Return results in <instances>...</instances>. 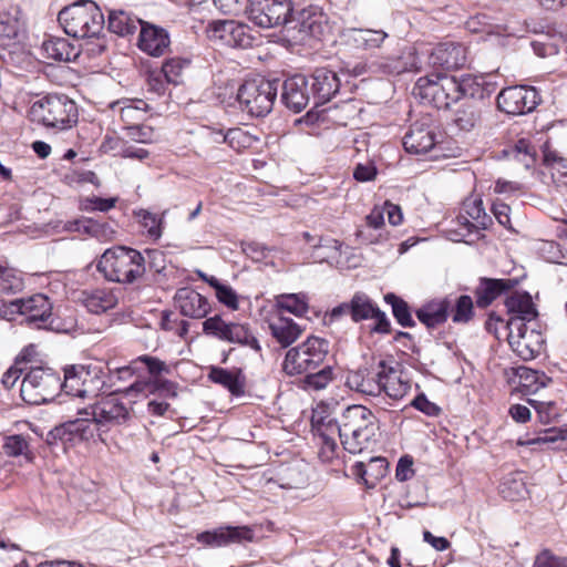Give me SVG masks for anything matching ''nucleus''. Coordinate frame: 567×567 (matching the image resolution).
<instances>
[{"instance_id":"obj_1","label":"nucleus","mask_w":567,"mask_h":567,"mask_svg":"<svg viewBox=\"0 0 567 567\" xmlns=\"http://www.w3.org/2000/svg\"><path fill=\"white\" fill-rule=\"evenodd\" d=\"M478 90L480 84L470 74L457 79L443 73H432L416 81L413 95L423 103L447 109L462 96H474Z\"/></svg>"},{"instance_id":"obj_2","label":"nucleus","mask_w":567,"mask_h":567,"mask_svg":"<svg viewBox=\"0 0 567 567\" xmlns=\"http://www.w3.org/2000/svg\"><path fill=\"white\" fill-rule=\"evenodd\" d=\"M96 268L106 280L120 284H133L146 275L143 254L125 246L106 249L99 259Z\"/></svg>"},{"instance_id":"obj_3","label":"nucleus","mask_w":567,"mask_h":567,"mask_svg":"<svg viewBox=\"0 0 567 567\" xmlns=\"http://www.w3.org/2000/svg\"><path fill=\"white\" fill-rule=\"evenodd\" d=\"M58 21L68 35L78 39L96 38L105 25L102 10L91 0H79L64 7Z\"/></svg>"},{"instance_id":"obj_4","label":"nucleus","mask_w":567,"mask_h":567,"mask_svg":"<svg viewBox=\"0 0 567 567\" xmlns=\"http://www.w3.org/2000/svg\"><path fill=\"white\" fill-rule=\"evenodd\" d=\"M29 115L32 122L59 131L73 127L79 118L75 102L65 94H48L35 101Z\"/></svg>"},{"instance_id":"obj_5","label":"nucleus","mask_w":567,"mask_h":567,"mask_svg":"<svg viewBox=\"0 0 567 567\" xmlns=\"http://www.w3.org/2000/svg\"><path fill=\"white\" fill-rule=\"evenodd\" d=\"M60 391V374L49 367L30 365L20 384V396L29 405L49 403Z\"/></svg>"},{"instance_id":"obj_6","label":"nucleus","mask_w":567,"mask_h":567,"mask_svg":"<svg viewBox=\"0 0 567 567\" xmlns=\"http://www.w3.org/2000/svg\"><path fill=\"white\" fill-rule=\"evenodd\" d=\"M329 352V342L319 337H308L297 347L290 348L282 362L287 375H299L316 370L323 363Z\"/></svg>"},{"instance_id":"obj_7","label":"nucleus","mask_w":567,"mask_h":567,"mask_svg":"<svg viewBox=\"0 0 567 567\" xmlns=\"http://www.w3.org/2000/svg\"><path fill=\"white\" fill-rule=\"evenodd\" d=\"M277 90V81H269L264 78L245 81L237 92L240 110L250 116H266L272 110Z\"/></svg>"},{"instance_id":"obj_8","label":"nucleus","mask_w":567,"mask_h":567,"mask_svg":"<svg viewBox=\"0 0 567 567\" xmlns=\"http://www.w3.org/2000/svg\"><path fill=\"white\" fill-rule=\"evenodd\" d=\"M203 333L219 341L249 347L256 352L261 351L258 339L248 323L226 321L220 315H214L202 322Z\"/></svg>"},{"instance_id":"obj_9","label":"nucleus","mask_w":567,"mask_h":567,"mask_svg":"<svg viewBox=\"0 0 567 567\" xmlns=\"http://www.w3.org/2000/svg\"><path fill=\"white\" fill-rule=\"evenodd\" d=\"M118 393H121L120 389L101 398L89 408L79 410L78 414L90 417L91 425L94 423L99 429L126 424L132 419L131 410L116 396Z\"/></svg>"},{"instance_id":"obj_10","label":"nucleus","mask_w":567,"mask_h":567,"mask_svg":"<svg viewBox=\"0 0 567 567\" xmlns=\"http://www.w3.org/2000/svg\"><path fill=\"white\" fill-rule=\"evenodd\" d=\"M94 436L90 417L68 420L51 429L45 436V443L51 447H62L66 451L82 442H87Z\"/></svg>"},{"instance_id":"obj_11","label":"nucleus","mask_w":567,"mask_h":567,"mask_svg":"<svg viewBox=\"0 0 567 567\" xmlns=\"http://www.w3.org/2000/svg\"><path fill=\"white\" fill-rule=\"evenodd\" d=\"M10 313H18L23 317L21 323L32 329H44L52 319V303L43 293H35L28 298H19L9 302Z\"/></svg>"},{"instance_id":"obj_12","label":"nucleus","mask_w":567,"mask_h":567,"mask_svg":"<svg viewBox=\"0 0 567 567\" xmlns=\"http://www.w3.org/2000/svg\"><path fill=\"white\" fill-rule=\"evenodd\" d=\"M246 14L255 25L270 29L285 24L292 12L291 0H248Z\"/></svg>"},{"instance_id":"obj_13","label":"nucleus","mask_w":567,"mask_h":567,"mask_svg":"<svg viewBox=\"0 0 567 567\" xmlns=\"http://www.w3.org/2000/svg\"><path fill=\"white\" fill-rule=\"evenodd\" d=\"M496 101L499 111L509 115H524L537 107L540 95L533 86L514 85L503 89Z\"/></svg>"},{"instance_id":"obj_14","label":"nucleus","mask_w":567,"mask_h":567,"mask_svg":"<svg viewBox=\"0 0 567 567\" xmlns=\"http://www.w3.org/2000/svg\"><path fill=\"white\" fill-rule=\"evenodd\" d=\"M437 126L430 115L416 120L409 127L403 137V147L410 154H425L437 142Z\"/></svg>"},{"instance_id":"obj_15","label":"nucleus","mask_w":567,"mask_h":567,"mask_svg":"<svg viewBox=\"0 0 567 567\" xmlns=\"http://www.w3.org/2000/svg\"><path fill=\"white\" fill-rule=\"evenodd\" d=\"M519 282L518 278L480 277L473 291L476 307L488 308L496 299L513 291Z\"/></svg>"},{"instance_id":"obj_16","label":"nucleus","mask_w":567,"mask_h":567,"mask_svg":"<svg viewBox=\"0 0 567 567\" xmlns=\"http://www.w3.org/2000/svg\"><path fill=\"white\" fill-rule=\"evenodd\" d=\"M254 539V530L248 526H220L205 530L196 536V540L207 547H223L241 544Z\"/></svg>"},{"instance_id":"obj_17","label":"nucleus","mask_w":567,"mask_h":567,"mask_svg":"<svg viewBox=\"0 0 567 567\" xmlns=\"http://www.w3.org/2000/svg\"><path fill=\"white\" fill-rule=\"evenodd\" d=\"M311 99L309 80L302 74L286 79L281 85V102L295 113L305 110Z\"/></svg>"},{"instance_id":"obj_18","label":"nucleus","mask_w":567,"mask_h":567,"mask_svg":"<svg viewBox=\"0 0 567 567\" xmlns=\"http://www.w3.org/2000/svg\"><path fill=\"white\" fill-rule=\"evenodd\" d=\"M339 432L354 433L369 431L377 434L380 430L379 420L371 410L363 405H350L341 415Z\"/></svg>"},{"instance_id":"obj_19","label":"nucleus","mask_w":567,"mask_h":567,"mask_svg":"<svg viewBox=\"0 0 567 567\" xmlns=\"http://www.w3.org/2000/svg\"><path fill=\"white\" fill-rule=\"evenodd\" d=\"M174 305L182 316L192 319H206L210 311L207 298L189 287L177 289Z\"/></svg>"},{"instance_id":"obj_20","label":"nucleus","mask_w":567,"mask_h":567,"mask_svg":"<svg viewBox=\"0 0 567 567\" xmlns=\"http://www.w3.org/2000/svg\"><path fill=\"white\" fill-rule=\"evenodd\" d=\"M310 92L315 100V106L329 102L340 89V80L337 73L327 68H318L311 75Z\"/></svg>"},{"instance_id":"obj_21","label":"nucleus","mask_w":567,"mask_h":567,"mask_svg":"<svg viewBox=\"0 0 567 567\" xmlns=\"http://www.w3.org/2000/svg\"><path fill=\"white\" fill-rule=\"evenodd\" d=\"M169 44V34L165 29L143 22L137 42L141 51L151 56H162L167 52Z\"/></svg>"},{"instance_id":"obj_22","label":"nucleus","mask_w":567,"mask_h":567,"mask_svg":"<svg viewBox=\"0 0 567 567\" xmlns=\"http://www.w3.org/2000/svg\"><path fill=\"white\" fill-rule=\"evenodd\" d=\"M369 69L371 73L398 75L403 72L420 71L421 61L412 50H409L398 58L385 56L373 61L369 64Z\"/></svg>"},{"instance_id":"obj_23","label":"nucleus","mask_w":567,"mask_h":567,"mask_svg":"<svg viewBox=\"0 0 567 567\" xmlns=\"http://www.w3.org/2000/svg\"><path fill=\"white\" fill-rule=\"evenodd\" d=\"M429 62L446 70L460 69L466 63V49L461 43H440L430 53Z\"/></svg>"},{"instance_id":"obj_24","label":"nucleus","mask_w":567,"mask_h":567,"mask_svg":"<svg viewBox=\"0 0 567 567\" xmlns=\"http://www.w3.org/2000/svg\"><path fill=\"white\" fill-rule=\"evenodd\" d=\"M378 382L380 393L384 392L390 399L401 400L411 389L408 381H403L394 367L388 365L386 361L381 360L378 364Z\"/></svg>"},{"instance_id":"obj_25","label":"nucleus","mask_w":567,"mask_h":567,"mask_svg":"<svg viewBox=\"0 0 567 567\" xmlns=\"http://www.w3.org/2000/svg\"><path fill=\"white\" fill-rule=\"evenodd\" d=\"M110 109L114 115H118L124 133L126 126H135L145 121L150 106L144 100L123 99L112 102Z\"/></svg>"},{"instance_id":"obj_26","label":"nucleus","mask_w":567,"mask_h":567,"mask_svg":"<svg viewBox=\"0 0 567 567\" xmlns=\"http://www.w3.org/2000/svg\"><path fill=\"white\" fill-rule=\"evenodd\" d=\"M208 370L207 378L210 382L225 388L233 396L240 398L245 395L247 379L240 368L228 370L210 365Z\"/></svg>"},{"instance_id":"obj_27","label":"nucleus","mask_w":567,"mask_h":567,"mask_svg":"<svg viewBox=\"0 0 567 567\" xmlns=\"http://www.w3.org/2000/svg\"><path fill=\"white\" fill-rule=\"evenodd\" d=\"M389 464L385 457H371L369 463L355 462L351 472L359 483H363L368 489L374 488L385 477Z\"/></svg>"},{"instance_id":"obj_28","label":"nucleus","mask_w":567,"mask_h":567,"mask_svg":"<svg viewBox=\"0 0 567 567\" xmlns=\"http://www.w3.org/2000/svg\"><path fill=\"white\" fill-rule=\"evenodd\" d=\"M451 306L449 298L431 300L417 308L415 316L427 329H435L446 322Z\"/></svg>"},{"instance_id":"obj_29","label":"nucleus","mask_w":567,"mask_h":567,"mask_svg":"<svg viewBox=\"0 0 567 567\" xmlns=\"http://www.w3.org/2000/svg\"><path fill=\"white\" fill-rule=\"evenodd\" d=\"M80 299L84 307L95 315L103 313L117 305V297L115 293L105 288L83 290Z\"/></svg>"},{"instance_id":"obj_30","label":"nucleus","mask_w":567,"mask_h":567,"mask_svg":"<svg viewBox=\"0 0 567 567\" xmlns=\"http://www.w3.org/2000/svg\"><path fill=\"white\" fill-rule=\"evenodd\" d=\"M346 41L358 49L371 50L380 48L388 33L383 30L351 28L343 33Z\"/></svg>"},{"instance_id":"obj_31","label":"nucleus","mask_w":567,"mask_h":567,"mask_svg":"<svg viewBox=\"0 0 567 567\" xmlns=\"http://www.w3.org/2000/svg\"><path fill=\"white\" fill-rule=\"evenodd\" d=\"M483 113L481 103L466 101L455 111L453 123L460 131L471 132L482 124Z\"/></svg>"},{"instance_id":"obj_32","label":"nucleus","mask_w":567,"mask_h":567,"mask_svg":"<svg viewBox=\"0 0 567 567\" xmlns=\"http://www.w3.org/2000/svg\"><path fill=\"white\" fill-rule=\"evenodd\" d=\"M143 259L146 266V275H151L150 281L156 285H164L168 280L166 254L159 249L144 250Z\"/></svg>"},{"instance_id":"obj_33","label":"nucleus","mask_w":567,"mask_h":567,"mask_svg":"<svg viewBox=\"0 0 567 567\" xmlns=\"http://www.w3.org/2000/svg\"><path fill=\"white\" fill-rule=\"evenodd\" d=\"M271 336L282 347H290L302 333V329L291 318L279 317L269 323Z\"/></svg>"},{"instance_id":"obj_34","label":"nucleus","mask_w":567,"mask_h":567,"mask_svg":"<svg viewBox=\"0 0 567 567\" xmlns=\"http://www.w3.org/2000/svg\"><path fill=\"white\" fill-rule=\"evenodd\" d=\"M505 299V307L512 317L536 319L538 312L527 291H511Z\"/></svg>"},{"instance_id":"obj_35","label":"nucleus","mask_w":567,"mask_h":567,"mask_svg":"<svg viewBox=\"0 0 567 567\" xmlns=\"http://www.w3.org/2000/svg\"><path fill=\"white\" fill-rule=\"evenodd\" d=\"M516 375L519 380L520 391L525 394H534L553 382V379L545 372L528 367H518Z\"/></svg>"},{"instance_id":"obj_36","label":"nucleus","mask_w":567,"mask_h":567,"mask_svg":"<svg viewBox=\"0 0 567 567\" xmlns=\"http://www.w3.org/2000/svg\"><path fill=\"white\" fill-rule=\"evenodd\" d=\"M143 21L124 10H113L109 14L107 29L120 37H127L142 27Z\"/></svg>"},{"instance_id":"obj_37","label":"nucleus","mask_w":567,"mask_h":567,"mask_svg":"<svg viewBox=\"0 0 567 567\" xmlns=\"http://www.w3.org/2000/svg\"><path fill=\"white\" fill-rule=\"evenodd\" d=\"M42 54L53 61H71L78 56L75 48L64 38H50L43 41Z\"/></svg>"},{"instance_id":"obj_38","label":"nucleus","mask_w":567,"mask_h":567,"mask_svg":"<svg viewBox=\"0 0 567 567\" xmlns=\"http://www.w3.org/2000/svg\"><path fill=\"white\" fill-rule=\"evenodd\" d=\"M386 305L391 306L392 316L402 328H414L415 320L412 317L410 305L394 292H388L383 296Z\"/></svg>"},{"instance_id":"obj_39","label":"nucleus","mask_w":567,"mask_h":567,"mask_svg":"<svg viewBox=\"0 0 567 567\" xmlns=\"http://www.w3.org/2000/svg\"><path fill=\"white\" fill-rule=\"evenodd\" d=\"M343 449L351 454H360L377 442V434L369 431H357L354 433L339 432Z\"/></svg>"},{"instance_id":"obj_40","label":"nucleus","mask_w":567,"mask_h":567,"mask_svg":"<svg viewBox=\"0 0 567 567\" xmlns=\"http://www.w3.org/2000/svg\"><path fill=\"white\" fill-rule=\"evenodd\" d=\"M350 318L354 323L370 320L378 305L362 291L351 297Z\"/></svg>"},{"instance_id":"obj_41","label":"nucleus","mask_w":567,"mask_h":567,"mask_svg":"<svg viewBox=\"0 0 567 567\" xmlns=\"http://www.w3.org/2000/svg\"><path fill=\"white\" fill-rule=\"evenodd\" d=\"M85 365L73 364L64 368V380H61V391L69 395L81 398V389L87 372Z\"/></svg>"},{"instance_id":"obj_42","label":"nucleus","mask_w":567,"mask_h":567,"mask_svg":"<svg viewBox=\"0 0 567 567\" xmlns=\"http://www.w3.org/2000/svg\"><path fill=\"white\" fill-rule=\"evenodd\" d=\"M2 449L9 457L22 456L27 463H32L34 460V454L30 450L28 440L21 434L6 436Z\"/></svg>"},{"instance_id":"obj_43","label":"nucleus","mask_w":567,"mask_h":567,"mask_svg":"<svg viewBox=\"0 0 567 567\" xmlns=\"http://www.w3.org/2000/svg\"><path fill=\"white\" fill-rule=\"evenodd\" d=\"M378 377L369 378L365 371L359 370L348 374L347 385L360 393L368 395H379L380 386L378 385Z\"/></svg>"},{"instance_id":"obj_44","label":"nucleus","mask_w":567,"mask_h":567,"mask_svg":"<svg viewBox=\"0 0 567 567\" xmlns=\"http://www.w3.org/2000/svg\"><path fill=\"white\" fill-rule=\"evenodd\" d=\"M23 287L24 282L21 274L7 264L0 262V295L17 293Z\"/></svg>"},{"instance_id":"obj_45","label":"nucleus","mask_w":567,"mask_h":567,"mask_svg":"<svg viewBox=\"0 0 567 567\" xmlns=\"http://www.w3.org/2000/svg\"><path fill=\"white\" fill-rule=\"evenodd\" d=\"M465 210L468 217L476 221V225L468 221L466 218L464 225L471 231L473 229H486L488 223L491 221L489 216L486 214L485 208L483 206L482 198L467 199L465 203Z\"/></svg>"},{"instance_id":"obj_46","label":"nucleus","mask_w":567,"mask_h":567,"mask_svg":"<svg viewBox=\"0 0 567 567\" xmlns=\"http://www.w3.org/2000/svg\"><path fill=\"white\" fill-rule=\"evenodd\" d=\"M303 374L299 386L306 391L322 390L333 380V370L330 365H324L317 372L309 371Z\"/></svg>"},{"instance_id":"obj_47","label":"nucleus","mask_w":567,"mask_h":567,"mask_svg":"<svg viewBox=\"0 0 567 567\" xmlns=\"http://www.w3.org/2000/svg\"><path fill=\"white\" fill-rule=\"evenodd\" d=\"M84 372H87L85 381L81 389V398L95 396L104 388V381L102 380V368L99 365L89 364L85 365Z\"/></svg>"},{"instance_id":"obj_48","label":"nucleus","mask_w":567,"mask_h":567,"mask_svg":"<svg viewBox=\"0 0 567 567\" xmlns=\"http://www.w3.org/2000/svg\"><path fill=\"white\" fill-rule=\"evenodd\" d=\"M450 310H452V321L454 323H468L474 317L473 298L468 295H461Z\"/></svg>"},{"instance_id":"obj_49","label":"nucleus","mask_w":567,"mask_h":567,"mask_svg":"<svg viewBox=\"0 0 567 567\" xmlns=\"http://www.w3.org/2000/svg\"><path fill=\"white\" fill-rule=\"evenodd\" d=\"M250 185L238 183L231 192L235 197H246L252 199L258 196L275 195L274 187L267 183H261L259 179H249Z\"/></svg>"},{"instance_id":"obj_50","label":"nucleus","mask_w":567,"mask_h":567,"mask_svg":"<svg viewBox=\"0 0 567 567\" xmlns=\"http://www.w3.org/2000/svg\"><path fill=\"white\" fill-rule=\"evenodd\" d=\"M190 60L185 58H172L164 62L162 71L168 83L179 84L183 82V72L189 66Z\"/></svg>"},{"instance_id":"obj_51","label":"nucleus","mask_w":567,"mask_h":567,"mask_svg":"<svg viewBox=\"0 0 567 567\" xmlns=\"http://www.w3.org/2000/svg\"><path fill=\"white\" fill-rule=\"evenodd\" d=\"M134 216L141 226L146 229L150 238L158 239L162 236L163 218L147 209L134 210Z\"/></svg>"},{"instance_id":"obj_52","label":"nucleus","mask_w":567,"mask_h":567,"mask_svg":"<svg viewBox=\"0 0 567 567\" xmlns=\"http://www.w3.org/2000/svg\"><path fill=\"white\" fill-rule=\"evenodd\" d=\"M125 138H128L136 143H154L159 138V134L151 125H146L143 122L135 126H126V131L123 133Z\"/></svg>"},{"instance_id":"obj_53","label":"nucleus","mask_w":567,"mask_h":567,"mask_svg":"<svg viewBox=\"0 0 567 567\" xmlns=\"http://www.w3.org/2000/svg\"><path fill=\"white\" fill-rule=\"evenodd\" d=\"M255 37L250 32V28L238 21H234L230 38L227 47L247 49L252 45Z\"/></svg>"},{"instance_id":"obj_54","label":"nucleus","mask_w":567,"mask_h":567,"mask_svg":"<svg viewBox=\"0 0 567 567\" xmlns=\"http://www.w3.org/2000/svg\"><path fill=\"white\" fill-rule=\"evenodd\" d=\"M277 306L279 309L297 317L302 316L308 310L306 297L298 293L281 295L277 300Z\"/></svg>"},{"instance_id":"obj_55","label":"nucleus","mask_w":567,"mask_h":567,"mask_svg":"<svg viewBox=\"0 0 567 567\" xmlns=\"http://www.w3.org/2000/svg\"><path fill=\"white\" fill-rule=\"evenodd\" d=\"M256 142L255 136L240 127L227 131V144L237 152L251 147Z\"/></svg>"},{"instance_id":"obj_56","label":"nucleus","mask_w":567,"mask_h":567,"mask_svg":"<svg viewBox=\"0 0 567 567\" xmlns=\"http://www.w3.org/2000/svg\"><path fill=\"white\" fill-rule=\"evenodd\" d=\"M465 28L472 33L491 34L498 32V25L493 23L492 19L485 13H477L470 17L465 22Z\"/></svg>"},{"instance_id":"obj_57","label":"nucleus","mask_w":567,"mask_h":567,"mask_svg":"<svg viewBox=\"0 0 567 567\" xmlns=\"http://www.w3.org/2000/svg\"><path fill=\"white\" fill-rule=\"evenodd\" d=\"M533 320L524 317H511L504 326V329L507 331V341L524 339L525 334L534 329L528 327V323Z\"/></svg>"},{"instance_id":"obj_58","label":"nucleus","mask_w":567,"mask_h":567,"mask_svg":"<svg viewBox=\"0 0 567 567\" xmlns=\"http://www.w3.org/2000/svg\"><path fill=\"white\" fill-rule=\"evenodd\" d=\"M156 378L151 377H144V378H137L130 386L121 390L120 392L126 396L128 395H138L143 394L145 396H148L151 394L157 393V388L155 383Z\"/></svg>"},{"instance_id":"obj_59","label":"nucleus","mask_w":567,"mask_h":567,"mask_svg":"<svg viewBox=\"0 0 567 567\" xmlns=\"http://www.w3.org/2000/svg\"><path fill=\"white\" fill-rule=\"evenodd\" d=\"M235 20H217L207 27V35L210 40L220 41L227 45L230 38L231 27Z\"/></svg>"},{"instance_id":"obj_60","label":"nucleus","mask_w":567,"mask_h":567,"mask_svg":"<svg viewBox=\"0 0 567 567\" xmlns=\"http://www.w3.org/2000/svg\"><path fill=\"white\" fill-rule=\"evenodd\" d=\"M528 403L536 410L539 421L543 424H549L555 421L559 413L556 408V403L553 401H537V400H528Z\"/></svg>"},{"instance_id":"obj_61","label":"nucleus","mask_w":567,"mask_h":567,"mask_svg":"<svg viewBox=\"0 0 567 567\" xmlns=\"http://www.w3.org/2000/svg\"><path fill=\"white\" fill-rule=\"evenodd\" d=\"M37 357L38 352L34 344L24 347L14 360V364H17V369H19L20 373L27 372L30 365H38L39 360Z\"/></svg>"},{"instance_id":"obj_62","label":"nucleus","mask_w":567,"mask_h":567,"mask_svg":"<svg viewBox=\"0 0 567 567\" xmlns=\"http://www.w3.org/2000/svg\"><path fill=\"white\" fill-rule=\"evenodd\" d=\"M533 567H567V558L544 549L536 555Z\"/></svg>"},{"instance_id":"obj_63","label":"nucleus","mask_w":567,"mask_h":567,"mask_svg":"<svg viewBox=\"0 0 567 567\" xmlns=\"http://www.w3.org/2000/svg\"><path fill=\"white\" fill-rule=\"evenodd\" d=\"M508 344L511 346L512 350L524 361L536 358L542 348L538 346H533L532 343H527L524 339L508 341Z\"/></svg>"},{"instance_id":"obj_64","label":"nucleus","mask_w":567,"mask_h":567,"mask_svg":"<svg viewBox=\"0 0 567 567\" xmlns=\"http://www.w3.org/2000/svg\"><path fill=\"white\" fill-rule=\"evenodd\" d=\"M508 344L511 346L512 350L524 361L536 358L542 348L538 346H533L532 343H527L524 339L508 341Z\"/></svg>"}]
</instances>
